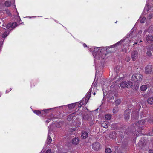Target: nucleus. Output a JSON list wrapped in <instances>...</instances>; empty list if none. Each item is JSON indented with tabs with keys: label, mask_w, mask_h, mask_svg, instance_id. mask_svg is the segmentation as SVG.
<instances>
[{
	"label": "nucleus",
	"mask_w": 153,
	"mask_h": 153,
	"mask_svg": "<svg viewBox=\"0 0 153 153\" xmlns=\"http://www.w3.org/2000/svg\"><path fill=\"white\" fill-rule=\"evenodd\" d=\"M142 75L140 74H136L133 75L131 79L134 81L140 82L142 81Z\"/></svg>",
	"instance_id": "3"
},
{
	"label": "nucleus",
	"mask_w": 153,
	"mask_h": 153,
	"mask_svg": "<svg viewBox=\"0 0 153 153\" xmlns=\"http://www.w3.org/2000/svg\"><path fill=\"white\" fill-rule=\"evenodd\" d=\"M88 133L85 131H83L82 133L81 137L83 139H85L88 136Z\"/></svg>",
	"instance_id": "12"
},
{
	"label": "nucleus",
	"mask_w": 153,
	"mask_h": 153,
	"mask_svg": "<svg viewBox=\"0 0 153 153\" xmlns=\"http://www.w3.org/2000/svg\"><path fill=\"white\" fill-rule=\"evenodd\" d=\"M118 111V108L117 107H114L113 109V112L114 113H117Z\"/></svg>",
	"instance_id": "29"
},
{
	"label": "nucleus",
	"mask_w": 153,
	"mask_h": 153,
	"mask_svg": "<svg viewBox=\"0 0 153 153\" xmlns=\"http://www.w3.org/2000/svg\"><path fill=\"white\" fill-rule=\"evenodd\" d=\"M110 137L112 139L115 138L116 137V134L114 132H112L109 135Z\"/></svg>",
	"instance_id": "21"
},
{
	"label": "nucleus",
	"mask_w": 153,
	"mask_h": 153,
	"mask_svg": "<svg viewBox=\"0 0 153 153\" xmlns=\"http://www.w3.org/2000/svg\"><path fill=\"white\" fill-rule=\"evenodd\" d=\"M126 81H125L122 82L120 84L121 87L123 88L126 87Z\"/></svg>",
	"instance_id": "22"
},
{
	"label": "nucleus",
	"mask_w": 153,
	"mask_h": 153,
	"mask_svg": "<svg viewBox=\"0 0 153 153\" xmlns=\"http://www.w3.org/2000/svg\"><path fill=\"white\" fill-rule=\"evenodd\" d=\"M105 153H111V149L109 148H107L105 149Z\"/></svg>",
	"instance_id": "31"
},
{
	"label": "nucleus",
	"mask_w": 153,
	"mask_h": 153,
	"mask_svg": "<svg viewBox=\"0 0 153 153\" xmlns=\"http://www.w3.org/2000/svg\"><path fill=\"white\" fill-rule=\"evenodd\" d=\"M123 41H124V40H121L120 41V42H119L117 43L114 45H113V46H114L115 45H116V46H117L118 45H120L123 42Z\"/></svg>",
	"instance_id": "34"
},
{
	"label": "nucleus",
	"mask_w": 153,
	"mask_h": 153,
	"mask_svg": "<svg viewBox=\"0 0 153 153\" xmlns=\"http://www.w3.org/2000/svg\"><path fill=\"white\" fill-rule=\"evenodd\" d=\"M147 102L151 105L153 104V97L149 98L147 100Z\"/></svg>",
	"instance_id": "16"
},
{
	"label": "nucleus",
	"mask_w": 153,
	"mask_h": 153,
	"mask_svg": "<svg viewBox=\"0 0 153 153\" xmlns=\"http://www.w3.org/2000/svg\"><path fill=\"white\" fill-rule=\"evenodd\" d=\"M44 152V151H43V150H42V151H41V152Z\"/></svg>",
	"instance_id": "51"
},
{
	"label": "nucleus",
	"mask_w": 153,
	"mask_h": 153,
	"mask_svg": "<svg viewBox=\"0 0 153 153\" xmlns=\"http://www.w3.org/2000/svg\"><path fill=\"white\" fill-rule=\"evenodd\" d=\"M14 25H15V26H13V28L16 27L18 25L17 23L16 22H14L12 23H9L7 25L6 27L7 28H9L10 27L13 28Z\"/></svg>",
	"instance_id": "8"
},
{
	"label": "nucleus",
	"mask_w": 153,
	"mask_h": 153,
	"mask_svg": "<svg viewBox=\"0 0 153 153\" xmlns=\"http://www.w3.org/2000/svg\"><path fill=\"white\" fill-rule=\"evenodd\" d=\"M102 126L103 127L107 128L108 127V125L106 122H103L102 124Z\"/></svg>",
	"instance_id": "18"
},
{
	"label": "nucleus",
	"mask_w": 153,
	"mask_h": 153,
	"mask_svg": "<svg viewBox=\"0 0 153 153\" xmlns=\"http://www.w3.org/2000/svg\"><path fill=\"white\" fill-rule=\"evenodd\" d=\"M47 144H50L52 140V139L50 136L48 135V138H47Z\"/></svg>",
	"instance_id": "25"
},
{
	"label": "nucleus",
	"mask_w": 153,
	"mask_h": 153,
	"mask_svg": "<svg viewBox=\"0 0 153 153\" xmlns=\"http://www.w3.org/2000/svg\"><path fill=\"white\" fill-rule=\"evenodd\" d=\"M139 143L140 145H141L142 146H143L144 145V143H142V141H140L139 142Z\"/></svg>",
	"instance_id": "45"
},
{
	"label": "nucleus",
	"mask_w": 153,
	"mask_h": 153,
	"mask_svg": "<svg viewBox=\"0 0 153 153\" xmlns=\"http://www.w3.org/2000/svg\"><path fill=\"white\" fill-rule=\"evenodd\" d=\"M46 153H51V149H48L46 151Z\"/></svg>",
	"instance_id": "42"
},
{
	"label": "nucleus",
	"mask_w": 153,
	"mask_h": 153,
	"mask_svg": "<svg viewBox=\"0 0 153 153\" xmlns=\"http://www.w3.org/2000/svg\"><path fill=\"white\" fill-rule=\"evenodd\" d=\"M142 42V41L140 40V42Z\"/></svg>",
	"instance_id": "54"
},
{
	"label": "nucleus",
	"mask_w": 153,
	"mask_h": 153,
	"mask_svg": "<svg viewBox=\"0 0 153 153\" xmlns=\"http://www.w3.org/2000/svg\"><path fill=\"white\" fill-rule=\"evenodd\" d=\"M122 141V140H121V141H120V142Z\"/></svg>",
	"instance_id": "57"
},
{
	"label": "nucleus",
	"mask_w": 153,
	"mask_h": 153,
	"mask_svg": "<svg viewBox=\"0 0 153 153\" xmlns=\"http://www.w3.org/2000/svg\"><path fill=\"white\" fill-rule=\"evenodd\" d=\"M132 126H133V127L134 126V124H133Z\"/></svg>",
	"instance_id": "55"
},
{
	"label": "nucleus",
	"mask_w": 153,
	"mask_h": 153,
	"mask_svg": "<svg viewBox=\"0 0 153 153\" xmlns=\"http://www.w3.org/2000/svg\"><path fill=\"white\" fill-rule=\"evenodd\" d=\"M148 31L150 33H153V25H151L149 27Z\"/></svg>",
	"instance_id": "19"
},
{
	"label": "nucleus",
	"mask_w": 153,
	"mask_h": 153,
	"mask_svg": "<svg viewBox=\"0 0 153 153\" xmlns=\"http://www.w3.org/2000/svg\"><path fill=\"white\" fill-rule=\"evenodd\" d=\"M131 114V110L129 109L126 110L124 113V119L126 120H128L129 118L130 114Z\"/></svg>",
	"instance_id": "4"
},
{
	"label": "nucleus",
	"mask_w": 153,
	"mask_h": 153,
	"mask_svg": "<svg viewBox=\"0 0 153 153\" xmlns=\"http://www.w3.org/2000/svg\"><path fill=\"white\" fill-rule=\"evenodd\" d=\"M59 123H56V125H55V126L56 127H59Z\"/></svg>",
	"instance_id": "47"
},
{
	"label": "nucleus",
	"mask_w": 153,
	"mask_h": 153,
	"mask_svg": "<svg viewBox=\"0 0 153 153\" xmlns=\"http://www.w3.org/2000/svg\"><path fill=\"white\" fill-rule=\"evenodd\" d=\"M146 54L149 57H151L152 56L151 52L150 51H148L146 52Z\"/></svg>",
	"instance_id": "35"
},
{
	"label": "nucleus",
	"mask_w": 153,
	"mask_h": 153,
	"mask_svg": "<svg viewBox=\"0 0 153 153\" xmlns=\"http://www.w3.org/2000/svg\"><path fill=\"white\" fill-rule=\"evenodd\" d=\"M106 50L105 48H101L100 50L99 49L96 53V55L98 56L99 58H101L102 59H105L106 56Z\"/></svg>",
	"instance_id": "1"
},
{
	"label": "nucleus",
	"mask_w": 153,
	"mask_h": 153,
	"mask_svg": "<svg viewBox=\"0 0 153 153\" xmlns=\"http://www.w3.org/2000/svg\"><path fill=\"white\" fill-rule=\"evenodd\" d=\"M149 153H153V149H150L149 150Z\"/></svg>",
	"instance_id": "44"
},
{
	"label": "nucleus",
	"mask_w": 153,
	"mask_h": 153,
	"mask_svg": "<svg viewBox=\"0 0 153 153\" xmlns=\"http://www.w3.org/2000/svg\"><path fill=\"white\" fill-rule=\"evenodd\" d=\"M130 57L129 56H126L125 59V60L127 62H129L130 60Z\"/></svg>",
	"instance_id": "37"
},
{
	"label": "nucleus",
	"mask_w": 153,
	"mask_h": 153,
	"mask_svg": "<svg viewBox=\"0 0 153 153\" xmlns=\"http://www.w3.org/2000/svg\"><path fill=\"white\" fill-rule=\"evenodd\" d=\"M91 94H88L86 95V97L85 98V99L86 101H87V102H88V100H89Z\"/></svg>",
	"instance_id": "33"
},
{
	"label": "nucleus",
	"mask_w": 153,
	"mask_h": 153,
	"mask_svg": "<svg viewBox=\"0 0 153 153\" xmlns=\"http://www.w3.org/2000/svg\"><path fill=\"white\" fill-rule=\"evenodd\" d=\"M15 26V25H13V26Z\"/></svg>",
	"instance_id": "53"
},
{
	"label": "nucleus",
	"mask_w": 153,
	"mask_h": 153,
	"mask_svg": "<svg viewBox=\"0 0 153 153\" xmlns=\"http://www.w3.org/2000/svg\"><path fill=\"white\" fill-rule=\"evenodd\" d=\"M138 55V52L136 50L133 51L131 53V58L133 61H135L137 58Z\"/></svg>",
	"instance_id": "6"
},
{
	"label": "nucleus",
	"mask_w": 153,
	"mask_h": 153,
	"mask_svg": "<svg viewBox=\"0 0 153 153\" xmlns=\"http://www.w3.org/2000/svg\"><path fill=\"white\" fill-rule=\"evenodd\" d=\"M141 117H144V115H143V114H142V115H141Z\"/></svg>",
	"instance_id": "49"
},
{
	"label": "nucleus",
	"mask_w": 153,
	"mask_h": 153,
	"mask_svg": "<svg viewBox=\"0 0 153 153\" xmlns=\"http://www.w3.org/2000/svg\"><path fill=\"white\" fill-rule=\"evenodd\" d=\"M145 123V121L143 120H140L137 122H136L135 123V125L137 126H142Z\"/></svg>",
	"instance_id": "13"
},
{
	"label": "nucleus",
	"mask_w": 153,
	"mask_h": 153,
	"mask_svg": "<svg viewBox=\"0 0 153 153\" xmlns=\"http://www.w3.org/2000/svg\"><path fill=\"white\" fill-rule=\"evenodd\" d=\"M93 94L94 95H95V92H94V93H93Z\"/></svg>",
	"instance_id": "50"
},
{
	"label": "nucleus",
	"mask_w": 153,
	"mask_h": 153,
	"mask_svg": "<svg viewBox=\"0 0 153 153\" xmlns=\"http://www.w3.org/2000/svg\"><path fill=\"white\" fill-rule=\"evenodd\" d=\"M79 141V139L78 138H75L72 139V143L74 145H77L78 144Z\"/></svg>",
	"instance_id": "10"
},
{
	"label": "nucleus",
	"mask_w": 153,
	"mask_h": 153,
	"mask_svg": "<svg viewBox=\"0 0 153 153\" xmlns=\"http://www.w3.org/2000/svg\"><path fill=\"white\" fill-rule=\"evenodd\" d=\"M146 18L145 17H143L140 21V22L141 23H143L145 22Z\"/></svg>",
	"instance_id": "36"
},
{
	"label": "nucleus",
	"mask_w": 153,
	"mask_h": 153,
	"mask_svg": "<svg viewBox=\"0 0 153 153\" xmlns=\"http://www.w3.org/2000/svg\"><path fill=\"white\" fill-rule=\"evenodd\" d=\"M76 105V103H72L68 105V107L70 109H72L74 108Z\"/></svg>",
	"instance_id": "26"
},
{
	"label": "nucleus",
	"mask_w": 153,
	"mask_h": 153,
	"mask_svg": "<svg viewBox=\"0 0 153 153\" xmlns=\"http://www.w3.org/2000/svg\"><path fill=\"white\" fill-rule=\"evenodd\" d=\"M147 87L146 85H143L141 86L140 89L142 91H144L147 89Z\"/></svg>",
	"instance_id": "17"
},
{
	"label": "nucleus",
	"mask_w": 153,
	"mask_h": 153,
	"mask_svg": "<svg viewBox=\"0 0 153 153\" xmlns=\"http://www.w3.org/2000/svg\"><path fill=\"white\" fill-rule=\"evenodd\" d=\"M120 124L117 123H114L111 125V127L112 128H113L115 130H119L120 127L119 126Z\"/></svg>",
	"instance_id": "9"
},
{
	"label": "nucleus",
	"mask_w": 153,
	"mask_h": 153,
	"mask_svg": "<svg viewBox=\"0 0 153 153\" xmlns=\"http://www.w3.org/2000/svg\"><path fill=\"white\" fill-rule=\"evenodd\" d=\"M115 70L116 73H118L119 70V67L118 66H117L115 68Z\"/></svg>",
	"instance_id": "40"
},
{
	"label": "nucleus",
	"mask_w": 153,
	"mask_h": 153,
	"mask_svg": "<svg viewBox=\"0 0 153 153\" xmlns=\"http://www.w3.org/2000/svg\"><path fill=\"white\" fill-rule=\"evenodd\" d=\"M147 18L149 19L153 18V13L149 14L148 15Z\"/></svg>",
	"instance_id": "27"
},
{
	"label": "nucleus",
	"mask_w": 153,
	"mask_h": 153,
	"mask_svg": "<svg viewBox=\"0 0 153 153\" xmlns=\"http://www.w3.org/2000/svg\"><path fill=\"white\" fill-rule=\"evenodd\" d=\"M137 44V42H136V43H134V44Z\"/></svg>",
	"instance_id": "52"
},
{
	"label": "nucleus",
	"mask_w": 153,
	"mask_h": 153,
	"mask_svg": "<svg viewBox=\"0 0 153 153\" xmlns=\"http://www.w3.org/2000/svg\"><path fill=\"white\" fill-rule=\"evenodd\" d=\"M34 112L37 115H39L40 114H43V112H41L39 110H34Z\"/></svg>",
	"instance_id": "30"
},
{
	"label": "nucleus",
	"mask_w": 153,
	"mask_h": 153,
	"mask_svg": "<svg viewBox=\"0 0 153 153\" xmlns=\"http://www.w3.org/2000/svg\"><path fill=\"white\" fill-rule=\"evenodd\" d=\"M75 113H73L69 115L67 118L68 121H71L72 119L75 116Z\"/></svg>",
	"instance_id": "15"
},
{
	"label": "nucleus",
	"mask_w": 153,
	"mask_h": 153,
	"mask_svg": "<svg viewBox=\"0 0 153 153\" xmlns=\"http://www.w3.org/2000/svg\"><path fill=\"white\" fill-rule=\"evenodd\" d=\"M5 11L6 12V13L8 15V16H11V14L10 13L8 9L6 10Z\"/></svg>",
	"instance_id": "39"
},
{
	"label": "nucleus",
	"mask_w": 153,
	"mask_h": 153,
	"mask_svg": "<svg viewBox=\"0 0 153 153\" xmlns=\"http://www.w3.org/2000/svg\"><path fill=\"white\" fill-rule=\"evenodd\" d=\"M126 87L128 88H131L133 85V83L131 82L127 81L126 82Z\"/></svg>",
	"instance_id": "14"
},
{
	"label": "nucleus",
	"mask_w": 153,
	"mask_h": 153,
	"mask_svg": "<svg viewBox=\"0 0 153 153\" xmlns=\"http://www.w3.org/2000/svg\"><path fill=\"white\" fill-rule=\"evenodd\" d=\"M83 119L84 120L87 121L90 126L94 124V121L93 120L91 115L90 114H85L83 117Z\"/></svg>",
	"instance_id": "2"
},
{
	"label": "nucleus",
	"mask_w": 153,
	"mask_h": 153,
	"mask_svg": "<svg viewBox=\"0 0 153 153\" xmlns=\"http://www.w3.org/2000/svg\"><path fill=\"white\" fill-rule=\"evenodd\" d=\"M83 45L85 47H87V46H86V44H85V43H84L83 44Z\"/></svg>",
	"instance_id": "48"
},
{
	"label": "nucleus",
	"mask_w": 153,
	"mask_h": 153,
	"mask_svg": "<svg viewBox=\"0 0 153 153\" xmlns=\"http://www.w3.org/2000/svg\"><path fill=\"white\" fill-rule=\"evenodd\" d=\"M4 4L6 7H8L11 5V3L10 1H7L5 2Z\"/></svg>",
	"instance_id": "20"
},
{
	"label": "nucleus",
	"mask_w": 153,
	"mask_h": 153,
	"mask_svg": "<svg viewBox=\"0 0 153 153\" xmlns=\"http://www.w3.org/2000/svg\"><path fill=\"white\" fill-rule=\"evenodd\" d=\"M134 31V30L132 29L131 31H130V32L129 33V36H131L132 35V34L133 33Z\"/></svg>",
	"instance_id": "43"
},
{
	"label": "nucleus",
	"mask_w": 153,
	"mask_h": 153,
	"mask_svg": "<svg viewBox=\"0 0 153 153\" xmlns=\"http://www.w3.org/2000/svg\"><path fill=\"white\" fill-rule=\"evenodd\" d=\"M7 32H5L2 35V37L3 38H5L7 36Z\"/></svg>",
	"instance_id": "32"
},
{
	"label": "nucleus",
	"mask_w": 153,
	"mask_h": 153,
	"mask_svg": "<svg viewBox=\"0 0 153 153\" xmlns=\"http://www.w3.org/2000/svg\"><path fill=\"white\" fill-rule=\"evenodd\" d=\"M76 120H78L76 119Z\"/></svg>",
	"instance_id": "56"
},
{
	"label": "nucleus",
	"mask_w": 153,
	"mask_h": 153,
	"mask_svg": "<svg viewBox=\"0 0 153 153\" xmlns=\"http://www.w3.org/2000/svg\"><path fill=\"white\" fill-rule=\"evenodd\" d=\"M146 39L148 42L151 43L153 41V36L152 35H148L147 36Z\"/></svg>",
	"instance_id": "11"
},
{
	"label": "nucleus",
	"mask_w": 153,
	"mask_h": 153,
	"mask_svg": "<svg viewBox=\"0 0 153 153\" xmlns=\"http://www.w3.org/2000/svg\"><path fill=\"white\" fill-rule=\"evenodd\" d=\"M51 109L44 110L42 111L44 112V113H47L48 111Z\"/></svg>",
	"instance_id": "41"
},
{
	"label": "nucleus",
	"mask_w": 153,
	"mask_h": 153,
	"mask_svg": "<svg viewBox=\"0 0 153 153\" xmlns=\"http://www.w3.org/2000/svg\"><path fill=\"white\" fill-rule=\"evenodd\" d=\"M105 117L106 119L109 120L111 119V115L110 114H108L105 116Z\"/></svg>",
	"instance_id": "24"
},
{
	"label": "nucleus",
	"mask_w": 153,
	"mask_h": 153,
	"mask_svg": "<svg viewBox=\"0 0 153 153\" xmlns=\"http://www.w3.org/2000/svg\"><path fill=\"white\" fill-rule=\"evenodd\" d=\"M92 148L95 150L98 151L101 149L100 144L98 142H95L92 145Z\"/></svg>",
	"instance_id": "5"
},
{
	"label": "nucleus",
	"mask_w": 153,
	"mask_h": 153,
	"mask_svg": "<svg viewBox=\"0 0 153 153\" xmlns=\"http://www.w3.org/2000/svg\"><path fill=\"white\" fill-rule=\"evenodd\" d=\"M145 72L147 74H149L152 70V66L151 65H148L145 67Z\"/></svg>",
	"instance_id": "7"
},
{
	"label": "nucleus",
	"mask_w": 153,
	"mask_h": 153,
	"mask_svg": "<svg viewBox=\"0 0 153 153\" xmlns=\"http://www.w3.org/2000/svg\"><path fill=\"white\" fill-rule=\"evenodd\" d=\"M121 102V100L120 99H118L116 100L115 102V105L116 106H118Z\"/></svg>",
	"instance_id": "23"
},
{
	"label": "nucleus",
	"mask_w": 153,
	"mask_h": 153,
	"mask_svg": "<svg viewBox=\"0 0 153 153\" xmlns=\"http://www.w3.org/2000/svg\"><path fill=\"white\" fill-rule=\"evenodd\" d=\"M91 91H92V89H90L89 90L88 94H91Z\"/></svg>",
	"instance_id": "46"
},
{
	"label": "nucleus",
	"mask_w": 153,
	"mask_h": 153,
	"mask_svg": "<svg viewBox=\"0 0 153 153\" xmlns=\"http://www.w3.org/2000/svg\"><path fill=\"white\" fill-rule=\"evenodd\" d=\"M147 49L153 51V44H151L147 47Z\"/></svg>",
	"instance_id": "28"
},
{
	"label": "nucleus",
	"mask_w": 153,
	"mask_h": 153,
	"mask_svg": "<svg viewBox=\"0 0 153 153\" xmlns=\"http://www.w3.org/2000/svg\"><path fill=\"white\" fill-rule=\"evenodd\" d=\"M148 123L150 124H153V119H150L148 120Z\"/></svg>",
	"instance_id": "38"
}]
</instances>
